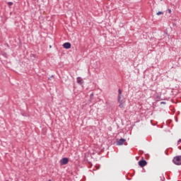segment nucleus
Wrapping results in <instances>:
<instances>
[{"mask_svg": "<svg viewBox=\"0 0 181 181\" xmlns=\"http://www.w3.org/2000/svg\"><path fill=\"white\" fill-rule=\"evenodd\" d=\"M118 97H124V95H122V91L121 89L118 90Z\"/></svg>", "mask_w": 181, "mask_h": 181, "instance_id": "8", "label": "nucleus"}, {"mask_svg": "<svg viewBox=\"0 0 181 181\" xmlns=\"http://www.w3.org/2000/svg\"><path fill=\"white\" fill-rule=\"evenodd\" d=\"M76 80H77V83H78V84H83V79L81 78H80V77H78L77 78H76Z\"/></svg>", "mask_w": 181, "mask_h": 181, "instance_id": "7", "label": "nucleus"}, {"mask_svg": "<svg viewBox=\"0 0 181 181\" xmlns=\"http://www.w3.org/2000/svg\"><path fill=\"white\" fill-rule=\"evenodd\" d=\"M156 15L159 16V15H163V12L162 11H158L156 13Z\"/></svg>", "mask_w": 181, "mask_h": 181, "instance_id": "9", "label": "nucleus"}, {"mask_svg": "<svg viewBox=\"0 0 181 181\" xmlns=\"http://www.w3.org/2000/svg\"><path fill=\"white\" fill-rule=\"evenodd\" d=\"M12 5H13V2L9 1V2L8 3V6H12Z\"/></svg>", "mask_w": 181, "mask_h": 181, "instance_id": "10", "label": "nucleus"}, {"mask_svg": "<svg viewBox=\"0 0 181 181\" xmlns=\"http://www.w3.org/2000/svg\"><path fill=\"white\" fill-rule=\"evenodd\" d=\"M117 101L119 103V107L120 108H124L125 107V98L124 96H118Z\"/></svg>", "mask_w": 181, "mask_h": 181, "instance_id": "1", "label": "nucleus"}, {"mask_svg": "<svg viewBox=\"0 0 181 181\" xmlns=\"http://www.w3.org/2000/svg\"><path fill=\"white\" fill-rule=\"evenodd\" d=\"M139 165L141 166V168H144V166H146V161L145 160H140L139 162Z\"/></svg>", "mask_w": 181, "mask_h": 181, "instance_id": "4", "label": "nucleus"}, {"mask_svg": "<svg viewBox=\"0 0 181 181\" xmlns=\"http://www.w3.org/2000/svg\"><path fill=\"white\" fill-rule=\"evenodd\" d=\"M178 145L181 144V139H180L177 141Z\"/></svg>", "mask_w": 181, "mask_h": 181, "instance_id": "12", "label": "nucleus"}, {"mask_svg": "<svg viewBox=\"0 0 181 181\" xmlns=\"http://www.w3.org/2000/svg\"><path fill=\"white\" fill-rule=\"evenodd\" d=\"M59 163L61 165H67L69 163V158H64L61 159L59 161Z\"/></svg>", "mask_w": 181, "mask_h": 181, "instance_id": "3", "label": "nucleus"}, {"mask_svg": "<svg viewBox=\"0 0 181 181\" xmlns=\"http://www.w3.org/2000/svg\"><path fill=\"white\" fill-rule=\"evenodd\" d=\"M64 49H70L71 47V44H70L69 42H65L63 45Z\"/></svg>", "mask_w": 181, "mask_h": 181, "instance_id": "6", "label": "nucleus"}, {"mask_svg": "<svg viewBox=\"0 0 181 181\" xmlns=\"http://www.w3.org/2000/svg\"><path fill=\"white\" fill-rule=\"evenodd\" d=\"M168 13H172V10H170V8H168Z\"/></svg>", "mask_w": 181, "mask_h": 181, "instance_id": "11", "label": "nucleus"}, {"mask_svg": "<svg viewBox=\"0 0 181 181\" xmlns=\"http://www.w3.org/2000/svg\"><path fill=\"white\" fill-rule=\"evenodd\" d=\"M125 139H120L117 142V145L118 146H121V145H124V143L125 142Z\"/></svg>", "mask_w": 181, "mask_h": 181, "instance_id": "5", "label": "nucleus"}, {"mask_svg": "<svg viewBox=\"0 0 181 181\" xmlns=\"http://www.w3.org/2000/svg\"><path fill=\"white\" fill-rule=\"evenodd\" d=\"M173 162L175 165H181V156L174 157Z\"/></svg>", "mask_w": 181, "mask_h": 181, "instance_id": "2", "label": "nucleus"}]
</instances>
